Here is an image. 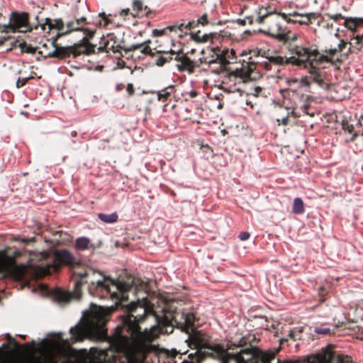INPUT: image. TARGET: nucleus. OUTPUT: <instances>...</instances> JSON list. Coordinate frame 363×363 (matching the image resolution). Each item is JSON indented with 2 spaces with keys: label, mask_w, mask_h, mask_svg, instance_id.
I'll list each match as a JSON object with an SVG mask.
<instances>
[{
  "label": "nucleus",
  "mask_w": 363,
  "mask_h": 363,
  "mask_svg": "<svg viewBox=\"0 0 363 363\" xmlns=\"http://www.w3.org/2000/svg\"><path fill=\"white\" fill-rule=\"evenodd\" d=\"M128 314L123 316L121 325L110 338L111 347L122 352L128 363H143L150 343L160 333H171V325L161 326L153 305L147 297L138 298L128 306Z\"/></svg>",
  "instance_id": "1"
},
{
  "label": "nucleus",
  "mask_w": 363,
  "mask_h": 363,
  "mask_svg": "<svg viewBox=\"0 0 363 363\" xmlns=\"http://www.w3.org/2000/svg\"><path fill=\"white\" fill-rule=\"evenodd\" d=\"M13 347L8 363H68V342L61 333H50L36 344L35 340L21 345L6 334Z\"/></svg>",
  "instance_id": "2"
},
{
  "label": "nucleus",
  "mask_w": 363,
  "mask_h": 363,
  "mask_svg": "<svg viewBox=\"0 0 363 363\" xmlns=\"http://www.w3.org/2000/svg\"><path fill=\"white\" fill-rule=\"evenodd\" d=\"M260 55L262 56L260 50H251L249 52L242 51L240 53L242 59L233 67L230 68L231 74L229 79L235 84V87L230 92L242 91L248 96H266L262 87L257 85L251 77L252 72L259 64L258 59Z\"/></svg>",
  "instance_id": "3"
},
{
  "label": "nucleus",
  "mask_w": 363,
  "mask_h": 363,
  "mask_svg": "<svg viewBox=\"0 0 363 363\" xmlns=\"http://www.w3.org/2000/svg\"><path fill=\"white\" fill-rule=\"evenodd\" d=\"M106 311L103 307L91 304L90 310L84 311L82 323L69 329V341H81L85 337L94 340H104L107 337L104 329Z\"/></svg>",
  "instance_id": "4"
},
{
  "label": "nucleus",
  "mask_w": 363,
  "mask_h": 363,
  "mask_svg": "<svg viewBox=\"0 0 363 363\" xmlns=\"http://www.w3.org/2000/svg\"><path fill=\"white\" fill-rule=\"evenodd\" d=\"M346 43L340 40L337 47L326 49L323 53L316 50L310 51L308 48L296 44L288 45V51L290 56L286 62L294 65L302 66L308 68L312 62H330L333 65H337L342 61L341 51L345 48Z\"/></svg>",
  "instance_id": "5"
},
{
  "label": "nucleus",
  "mask_w": 363,
  "mask_h": 363,
  "mask_svg": "<svg viewBox=\"0 0 363 363\" xmlns=\"http://www.w3.org/2000/svg\"><path fill=\"white\" fill-rule=\"evenodd\" d=\"M91 285L97 288L104 289L113 299L122 301L128 299V291L135 287L137 291L145 290L146 285L138 278H133L130 283L114 280L105 277L104 280L91 281Z\"/></svg>",
  "instance_id": "6"
},
{
  "label": "nucleus",
  "mask_w": 363,
  "mask_h": 363,
  "mask_svg": "<svg viewBox=\"0 0 363 363\" xmlns=\"http://www.w3.org/2000/svg\"><path fill=\"white\" fill-rule=\"evenodd\" d=\"M86 23L85 17L79 15L74 16V21H69V34L74 37L75 33H79V36L82 38L79 43H74L72 46L69 45V56L72 55L76 57L82 54L88 55L94 52L95 46L89 43L94 32L84 28Z\"/></svg>",
  "instance_id": "7"
},
{
  "label": "nucleus",
  "mask_w": 363,
  "mask_h": 363,
  "mask_svg": "<svg viewBox=\"0 0 363 363\" xmlns=\"http://www.w3.org/2000/svg\"><path fill=\"white\" fill-rule=\"evenodd\" d=\"M208 348L214 352L221 363H229L233 359L235 363H256L255 358L257 357L258 352L253 347L241 349L239 352H228V350H233V345L228 346L227 349L220 345H209Z\"/></svg>",
  "instance_id": "8"
},
{
  "label": "nucleus",
  "mask_w": 363,
  "mask_h": 363,
  "mask_svg": "<svg viewBox=\"0 0 363 363\" xmlns=\"http://www.w3.org/2000/svg\"><path fill=\"white\" fill-rule=\"evenodd\" d=\"M206 53V55L200 57L199 60L201 64H208L213 72L219 73L226 69L228 64H233L232 60L234 59V50H231L230 55L226 52L225 55L223 51L216 49H207Z\"/></svg>",
  "instance_id": "9"
},
{
  "label": "nucleus",
  "mask_w": 363,
  "mask_h": 363,
  "mask_svg": "<svg viewBox=\"0 0 363 363\" xmlns=\"http://www.w3.org/2000/svg\"><path fill=\"white\" fill-rule=\"evenodd\" d=\"M26 271L24 264L18 265L15 263L14 257L4 253L0 254V273L10 275L17 280L23 279Z\"/></svg>",
  "instance_id": "10"
},
{
  "label": "nucleus",
  "mask_w": 363,
  "mask_h": 363,
  "mask_svg": "<svg viewBox=\"0 0 363 363\" xmlns=\"http://www.w3.org/2000/svg\"><path fill=\"white\" fill-rule=\"evenodd\" d=\"M280 16L281 17V16ZM279 18V16L277 14L266 13L259 16L257 18V22L258 23H264L267 26L264 33L279 39L281 36H283L284 29L280 24Z\"/></svg>",
  "instance_id": "11"
},
{
  "label": "nucleus",
  "mask_w": 363,
  "mask_h": 363,
  "mask_svg": "<svg viewBox=\"0 0 363 363\" xmlns=\"http://www.w3.org/2000/svg\"><path fill=\"white\" fill-rule=\"evenodd\" d=\"M4 28H9L13 32L18 31L21 33L30 30L31 27L28 23V13L12 12L9 23L4 25Z\"/></svg>",
  "instance_id": "12"
},
{
  "label": "nucleus",
  "mask_w": 363,
  "mask_h": 363,
  "mask_svg": "<svg viewBox=\"0 0 363 363\" xmlns=\"http://www.w3.org/2000/svg\"><path fill=\"white\" fill-rule=\"evenodd\" d=\"M323 63H330L333 65L330 62H312L308 65V74L309 79L318 84L320 87L327 88L328 83L326 80V76L325 72L322 69L317 68L318 65Z\"/></svg>",
  "instance_id": "13"
},
{
  "label": "nucleus",
  "mask_w": 363,
  "mask_h": 363,
  "mask_svg": "<svg viewBox=\"0 0 363 363\" xmlns=\"http://www.w3.org/2000/svg\"><path fill=\"white\" fill-rule=\"evenodd\" d=\"M42 296H50L60 306H64L68 301V292L60 288L50 291L45 284L38 286Z\"/></svg>",
  "instance_id": "14"
},
{
  "label": "nucleus",
  "mask_w": 363,
  "mask_h": 363,
  "mask_svg": "<svg viewBox=\"0 0 363 363\" xmlns=\"http://www.w3.org/2000/svg\"><path fill=\"white\" fill-rule=\"evenodd\" d=\"M281 16L282 19L288 23H298L299 24H308L311 20L317 18V13L313 12L299 13L294 11L288 13H282Z\"/></svg>",
  "instance_id": "15"
},
{
  "label": "nucleus",
  "mask_w": 363,
  "mask_h": 363,
  "mask_svg": "<svg viewBox=\"0 0 363 363\" xmlns=\"http://www.w3.org/2000/svg\"><path fill=\"white\" fill-rule=\"evenodd\" d=\"M91 354L84 360L86 363H105L107 349L91 348Z\"/></svg>",
  "instance_id": "16"
},
{
  "label": "nucleus",
  "mask_w": 363,
  "mask_h": 363,
  "mask_svg": "<svg viewBox=\"0 0 363 363\" xmlns=\"http://www.w3.org/2000/svg\"><path fill=\"white\" fill-rule=\"evenodd\" d=\"M121 47V41L113 34H108L104 42V46H99L97 49L99 52L106 50L117 52Z\"/></svg>",
  "instance_id": "17"
},
{
  "label": "nucleus",
  "mask_w": 363,
  "mask_h": 363,
  "mask_svg": "<svg viewBox=\"0 0 363 363\" xmlns=\"http://www.w3.org/2000/svg\"><path fill=\"white\" fill-rule=\"evenodd\" d=\"M179 63L177 65V69L179 71H186L189 74H192L196 67L194 62L186 55L177 56L175 57Z\"/></svg>",
  "instance_id": "18"
},
{
  "label": "nucleus",
  "mask_w": 363,
  "mask_h": 363,
  "mask_svg": "<svg viewBox=\"0 0 363 363\" xmlns=\"http://www.w3.org/2000/svg\"><path fill=\"white\" fill-rule=\"evenodd\" d=\"M50 45L53 47V50L45 55V57H57L58 58H62L68 53V47H57L54 44V41L50 42Z\"/></svg>",
  "instance_id": "19"
},
{
  "label": "nucleus",
  "mask_w": 363,
  "mask_h": 363,
  "mask_svg": "<svg viewBox=\"0 0 363 363\" xmlns=\"http://www.w3.org/2000/svg\"><path fill=\"white\" fill-rule=\"evenodd\" d=\"M133 13L132 15L135 16H144L146 15L148 12V8L146 6H144L143 2L140 0H134L133 2Z\"/></svg>",
  "instance_id": "20"
},
{
  "label": "nucleus",
  "mask_w": 363,
  "mask_h": 363,
  "mask_svg": "<svg viewBox=\"0 0 363 363\" xmlns=\"http://www.w3.org/2000/svg\"><path fill=\"white\" fill-rule=\"evenodd\" d=\"M363 23V18H347L345 19V26L351 31H355L357 28Z\"/></svg>",
  "instance_id": "21"
},
{
  "label": "nucleus",
  "mask_w": 363,
  "mask_h": 363,
  "mask_svg": "<svg viewBox=\"0 0 363 363\" xmlns=\"http://www.w3.org/2000/svg\"><path fill=\"white\" fill-rule=\"evenodd\" d=\"M184 24L174 25V26H169L162 29H154L152 31V36L158 37L162 35H165L167 34V31H177V29H180Z\"/></svg>",
  "instance_id": "22"
},
{
  "label": "nucleus",
  "mask_w": 363,
  "mask_h": 363,
  "mask_svg": "<svg viewBox=\"0 0 363 363\" xmlns=\"http://www.w3.org/2000/svg\"><path fill=\"white\" fill-rule=\"evenodd\" d=\"M150 43V40H147L142 43L133 44L130 47L131 50H140L142 53L152 55V50L148 46Z\"/></svg>",
  "instance_id": "23"
},
{
  "label": "nucleus",
  "mask_w": 363,
  "mask_h": 363,
  "mask_svg": "<svg viewBox=\"0 0 363 363\" xmlns=\"http://www.w3.org/2000/svg\"><path fill=\"white\" fill-rule=\"evenodd\" d=\"M45 20H46V22L48 24L50 28L55 26L56 28V29L57 30V33L56 34L57 38H60L61 36L66 35L68 33V30H66L65 31L63 30L64 25H63V22L61 19H55L54 21L55 25H52V24L48 23L49 21H50V19L46 18Z\"/></svg>",
  "instance_id": "24"
},
{
  "label": "nucleus",
  "mask_w": 363,
  "mask_h": 363,
  "mask_svg": "<svg viewBox=\"0 0 363 363\" xmlns=\"http://www.w3.org/2000/svg\"><path fill=\"white\" fill-rule=\"evenodd\" d=\"M184 323L183 327L184 330H186V333H189L190 330H193V327L194 325L195 317L192 313H187L184 315Z\"/></svg>",
  "instance_id": "25"
},
{
  "label": "nucleus",
  "mask_w": 363,
  "mask_h": 363,
  "mask_svg": "<svg viewBox=\"0 0 363 363\" xmlns=\"http://www.w3.org/2000/svg\"><path fill=\"white\" fill-rule=\"evenodd\" d=\"M300 35L296 33H293L291 32H285V30L283 32V36H281L279 40H283L284 42L288 43V45L290 44H294V43L299 38Z\"/></svg>",
  "instance_id": "26"
},
{
  "label": "nucleus",
  "mask_w": 363,
  "mask_h": 363,
  "mask_svg": "<svg viewBox=\"0 0 363 363\" xmlns=\"http://www.w3.org/2000/svg\"><path fill=\"white\" fill-rule=\"evenodd\" d=\"M99 218L104 223H113L118 220V214L116 213H112L111 214L99 213L98 215Z\"/></svg>",
  "instance_id": "27"
},
{
  "label": "nucleus",
  "mask_w": 363,
  "mask_h": 363,
  "mask_svg": "<svg viewBox=\"0 0 363 363\" xmlns=\"http://www.w3.org/2000/svg\"><path fill=\"white\" fill-rule=\"evenodd\" d=\"M172 90V86H168L162 90L155 91V93L157 94V99L159 101H166L169 96L171 95V91Z\"/></svg>",
  "instance_id": "28"
},
{
  "label": "nucleus",
  "mask_w": 363,
  "mask_h": 363,
  "mask_svg": "<svg viewBox=\"0 0 363 363\" xmlns=\"http://www.w3.org/2000/svg\"><path fill=\"white\" fill-rule=\"evenodd\" d=\"M169 45L172 46H174V43L173 40L170 39L169 38H167V44L165 45H160V49L157 50V52H169L171 54H175L177 52L171 48H169Z\"/></svg>",
  "instance_id": "29"
},
{
  "label": "nucleus",
  "mask_w": 363,
  "mask_h": 363,
  "mask_svg": "<svg viewBox=\"0 0 363 363\" xmlns=\"http://www.w3.org/2000/svg\"><path fill=\"white\" fill-rule=\"evenodd\" d=\"M293 212L294 213H302L304 212V204L301 198H296L293 204Z\"/></svg>",
  "instance_id": "30"
},
{
  "label": "nucleus",
  "mask_w": 363,
  "mask_h": 363,
  "mask_svg": "<svg viewBox=\"0 0 363 363\" xmlns=\"http://www.w3.org/2000/svg\"><path fill=\"white\" fill-rule=\"evenodd\" d=\"M18 47L21 49V52H26L28 54H33L37 50V47L32 46L26 43V42L23 41L18 44Z\"/></svg>",
  "instance_id": "31"
},
{
  "label": "nucleus",
  "mask_w": 363,
  "mask_h": 363,
  "mask_svg": "<svg viewBox=\"0 0 363 363\" xmlns=\"http://www.w3.org/2000/svg\"><path fill=\"white\" fill-rule=\"evenodd\" d=\"M89 242L90 241L89 238L86 237H81L76 240L75 247L78 250H83L88 247Z\"/></svg>",
  "instance_id": "32"
},
{
  "label": "nucleus",
  "mask_w": 363,
  "mask_h": 363,
  "mask_svg": "<svg viewBox=\"0 0 363 363\" xmlns=\"http://www.w3.org/2000/svg\"><path fill=\"white\" fill-rule=\"evenodd\" d=\"M275 353L274 352H258L257 357L260 358L263 363H270L271 360L274 359Z\"/></svg>",
  "instance_id": "33"
},
{
  "label": "nucleus",
  "mask_w": 363,
  "mask_h": 363,
  "mask_svg": "<svg viewBox=\"0 0 363 363\" xmlns=\"http://www.w3.org/2000/svg\"><path fill=\"white\" fill-rule=\"evenodd\" d=\"M82 284H83V281L82 280L79 281H76L74 291L73 292L69 291V300L71 298L79 299L80 298V296H81L80 288H81V286L82 285Z\"/></svg>",
  "instance_id": "34"
},
{
  "label": "nucleus",
  "mask_w": 363,
  "mask_h": 363,
  "mask_svg": "<svg viewBox=\"0 0 363 363\" xmlns=\"http://www.w3.org/2000/svg\"><path fill=\"white\" fill-rule=\"evenodd\" d=\"M56 258L60 264H67L68 262V250H63L56 255Z\"/></svg>",
  "instance_id": "35"
},
{
  "label": "nucleus",
  "mask_w": 363,
  "mask_h": 363,
  "mask_svg": "<svg viewBox=\"0 0 363 363\" xmlns=\"http://www.w3.org/2000/svg\"><path fill=\"white\" fill-rule=\"evenodd\" d=\"M281 111H286V114L285 116H283L281 118V123L284 125H287L288 124V118H289V113H294V110L293 109H288V108H280ZM280 121V119H277V121L279 122Z\"/></svg>",
  "instance_id": "36"
},
{
  "label": "nucleus",
  "mask_w": 363,
  "mask_h": 363,
  "mask_svg": "<svg viewBox=\"0 0 363 363\" xmlns=\"http://www.w3.org/2000/svg\"><path fill=\"white\" fill-rule=\"evenodd\" d=\"M314 332L318 335H327L330 333L329 327H315Z\"/></svg>",
  "instance_id": "37"
},
{
  "label": "nucleus",
  "mask_w": 363,
  "mask_h": 363,
  "mask_svg": "<svg viewBox=\"0 0 363 363\" xmlns=\"http://www.w3.org/2000/svg\"><path fill=\"white\" fill-rule=\"evenodd\" d=\"M353 40L354 43H351L350 44L357 48V50H359L363 46L362 40L357 36L354 37Z\"/></svg>",
  "instance_id": "38"
},
{
  "label": "nucleus",
  "mask_w": 363,
  "mask_h": 363,
  "mask_svg": "<svg viewBox=\"0 0 363 363\" xmlns=\"http://www.w3.org/2000/svg\"><path fill=\"white\" fill-rule=\"evenodd\" d=\"M99 16L101 18V20L99 21V25L102 26H106L108 24L109 21L105 14V13L102 12L99 14Z\"/></svg>",
  "instance_id": "39"
},
{
  "label": "nucleus",
  "mask_w": 363,
  "mask_h": 363,
  "mask_svg": "<svg viewBox=\"0 0 363 363\" xmlns=\"http://www.w3.org/2000/svg\"><path fill=\"white\" fill-rule=\"evenodd\" d=\"M311 81L309 76L302 77L299 82V85L302 87H308L311 84Z\"/></svg>",
  "instance_id": "40"
},
{
  "label": "nucleus",
  "mask_w": 363,
  "mask_h": 363,
  "mask_svg": "<svg viewBox=\"0 0 363 363\" xmlns=\"http://www.w3.org/2000/svg\"><path fill=\"white\" fill-rule=\"evenodd\" d=\"M172 58L169 57V58H167L165 57H160L157 59L156 60V65L157 66H163L165 63H167L169 60H171Z\"/></svg>",
  "instance_id": "41"
},
{
  "label": "nucleus",
  "mask_w": 363,
  "mask_h": 363,
  "mask_svg": "<svg viewBox=\"0 0 363 363\" xmlns=\"http://www.w3.org/2000/svg\"><path fill=\"white\" fill-rule=\"evenodd\" d=\"M16 240L21 241L22 243L24 244H28L35 240V237H30V238H16Z\"/></svg>",
  "instance_id": "42"
},
{
  "label": "nucleus",
  "mask_w": 363,
  "mask_h": 363,
  "mask_svg": "<svg viewBox=\"0 0 363 363\" xmlns=\"http://www.w3.org/2000/svg\"><path fill=\"white\" fill-rule=\"evenodd\" d=\"M266 58L269 61L274 62L276 63H281L283 61L282 58L278 56H267Z\"/></svg>",
  "instance_id": "43"
},
{
  "label": "nucleus",
  "mask_w": 363,
  "mask_h": 363,
  "mask_svg": "<svg viewBox=\"0 0 363 363\" xmlns=\"http://www.w3.org/2000/svg\"><path fill=\"white\" fill-rule=\"evenodd\" d=\"M27 80H28V78H23V79L18 78L17 79V81L16 82V86L17 88H19V87L23 86L26 83Z\"/></svg>",
  "instance_id": "44"
},
{
  "label": "nucleus",
  "mask_w": 363,
  "mask_h": 363,
  "mask_svg": "<svg viewBox=\"0 0 363 363\" xmlns=\"http://www.w3.org/2000/svg\"><path fill=\"white\" fill-rule=\"evenodd\" d=\"M183 24H184V26H182L180 29H179V30H182L183 28H185L186 29H188V30H191L192 28H194L196 23L194 21H189L186 24H184V23H183Z\"/></svg>",
  "instance_id": "45"
},
{
  "label": "nucleus",
  "mask_w": 363,
  "mask_h": 363,
  "mask_svg": "<svg viewBox=\"0 0 363 363\" xmlns=\"http://www.w3.org/2000/svg\"><path fill=\"white\" fill-rule=\"evenodd\" d=\"M198 23H201L202 25H205L207 23V14H203L199 19Z\"/></svg>",
  "instance_id": "46"
},
{
  "label": "nucleus",
  "mask_w": 363,
  "mask_h": 363,
  "mask_svg": "<svg viewBox=\"0 0 363 363\" xmlns=\"http://www.w3.org/2000/svg\"><path fill=\"white\" fill-rule=\"evenodd\" d=\"M239 238L241 240H246L250 238V233L248 232H242L239 235Z\"/></svg>",
  "instance_id": "47"
},
{
  "label": "nucleus",
  "mask_w": 363,
  "mask_h": 363,
  "mask_svg": "<svg viewBox=\"0 0 363 363\" xmlns=\"http://www.w3.org/2000/svg\"><path fill=\"white\" fill-rule=\"evenodd\" d=\"M246 20H249L250 21V23H252V21L251 19L247 17L246 19H241V18H238L236 20V23L240 26H243L246 23Z\"/></svg>",
  "instance_id": "48"
},
{
  "label": "nucleus",
  "mask_w": 363,
  "mask_h": 363,
  "mask_svg": "<svg viewBox=\"0 0 363 363\" xmlns=\"http://www.w3.org/2000/svg\"><path fill=\"white\" fill-rule=\"evenodd\" d=\"M69 267L71 265L77 263V261H76L75 258L72 255H71L70 254H69Z\"/></svg>",
  "instance_id": "49"
},
{
  "label": "nucleus",
  "mask_w": 363,
  "mask_h": 363,
  "mask_svg": "<svg viewBox=\"0 0 363 363\" xmlns=\"http://www.w3.org/2000/svg\"><path fill=\"white\" fill-rule=\"evenodd\" d=\"M330 17L333 19L334 21H337L339 18H343L341 14H335L333 16H330Z\"/></svg>",
  "instance_id": "50"
},
{
  "label": "nucleus",
  "mask_w": 363,
  "mask_h": 363,
  "mask_svg": "<svg viewBox=\"0 0 363 363\" xmlns=\"http://www.w3.org/2000/svg\"><path fill=\"white\" fill-rule=\"evenodd\" d=\"M129 12V9H122L120 12V16H125L126 15H128Z\"/></svg>",
  "instance_id": "51"
},
{
  "label": "nucleus",
  "mask_w": 363,
  "mask_h": 363,
  "mask_svg": "<svg viewBox=\"0 0 363 363\" xmlns=\"http://www.w3.org/2000/svg\"><path fill=\"white\" fill-rule=\"evenodd\" d=\"M127 90H128V91L129 92L130 94H133V85L129 84L128 85Z\"/></svg>",
  "instance_id": "52"
},
{
  "label": "nucleus",
  "mask_w": 363,
  "mask_h": 363,
  "mask_svg": "<svg viewBox=\"0 0 363 363\" xmlns=\"http://www.w3.org/2000/svg\"><path fill=\"white\" fill-rule=\"evenodd\" d=\"M49 272L48 269H42L41 275H45Z\"/></svg>",
  "instance_id": "53"
},
{
  "label": "nucleus",
  "mask_w": 363,
  "mask_h": 363,
  "mask_svg": "<svg viewBox=\"0 0 363 363\" xmlns=\"http://www.w3.org/2000/svg\"><path fill=\"white\" fill-rule=\"evenodd\" d=\"M69 358H70V357H71V356L74 354V353L75 352V351H74L72 348H71V347H69Z\"/></svg>",
  "instance_id": "54"
},
{
  "label": "nucleus",
  "mask_w": 363,
  "mask_h": 363,
  "mask_svg": "<svg viewBox=\"0 0 363 363\" xmlns=\"http://www.w3.org/2000/svg\"><path fill=\"white\" fill-rule=\"evenodd\" d=\"M86 275H87V273H86V272H84V273H83V274H82V273H80V274H79V276H80L82 278H83V277H86Z\"/></svg>",
  "instance_id": "55"
},
{
  "label": "nucleus",
  "mask_w": 363,
  "mask_h": 363,
  "mask_svg": "<svg viewBox=\"0 0 363 363\" xmlns=\"http://www.w3.org/2000/svg\"><path fill=\"white\" fill-rule=\"evenodd\" d=\"M356 36L359 37V39H361L363 41V33L361 35H357Z\"/></svg>",
  "instance_id": "56"
},
{
  "label": "nucleus",
  "mask_w": 363,
  "mask_h": 363,
  "mask_svg": "<svg viewBox=\"0 0 363 363\" xmlns=\"http://www.w3.org/2000/svg\"><path fill=\"white\" fill-rule=\"evenodd\" d=\"M84 67V65H82V66H79V67H76V66H73V65L72 66V67L77 68V69L81 68V67Z\"/></svg>",
  "instance_id": "57"
},
{
  "label": "nucleus",
  "mask_w": 363,
  "mask_h": 363,
  "mask_svg": "<svg viewBox=\"0 0 363 363\" xmlns=\"http://www.w3.org/2000/svg\"><path fill=\"white\" fill-rule=\"evenodd\" d=\"M323 287H320V291H319L320 295H322V294H321V291H323Z\"/></svg>",
  "instance_id": "58"
},
{
  "label": "nucleus",
  "mask_w": 363,
  "mask_h": 363,
  "mask_svg": "<svg viewBox=\"0 0 363 363\" xmlns=\"http://www.w3.org/2000/svg\"><path fill=\"white\" fill-rule=\"evenodd\" d=\"M46 255H47V253L44 252L43 253V255H42V256H43V257H45L46 256Z\"/></svg>",
  "instance_id": "59"
},
{
  "label": "nucleus",
  "mask_w": 363,
  "mask_h": 363,
  "mask_svg": "<svg viewBox=\"0 0 363 363\" xmlns=\"http://www.w3.org/2000/svg\"><path fill=\"white\" fill-rule=\"evenodd\" d=\"M222 106H222V104H218V108H222Z\"/></svg>",
  "instance_id": "60"
},
{
  "label": "nucleus",
  "mask_w": 363,
  "mask_h": 363,
  "mask_svg": "<svg viewBox=\"0 0 363 363\" xmlns=\"http://www.w3.org/2000/svg\"><path fill=\"white\" fill-rule=\"evenodd\" d=\"M191 95L192 96H195V93H194V92H192V93L191 94Z\"/></svg>",
  "instance_id": "61"
},
{
  "label": "nucleus",
  "mask_w": 363,
  "mask_h": 363,
  "mask_svg": "<svg viewBox=\"0 0 363 363\" xmlns=\"http://www.w3.org/2000/svg\"><path fill=\"white\" fill-rule=\"evenodd\" d=\"M57 38H57V37L55 36V39H54V40H53V41H54V42H55V41H56V40H57Z\"/></svg>",
  "instance_id": "62"
},
{
  "label": "nucleus",
  "mask_w": 363,
  "mask_h": 363,
  "mask_svg": "<svg viewBox=\"0 0 363 363\" xmlns=\"http://www.w3.org/2000/svg\"><path fill=\"white\" fill-rule=\"evenodd\" d=\"M82 8H83L84 9H86L85 6H83V5H82Z\"/></svg>",
  "instance_id": "63"
},
{
  "label": "nucleus",
  "mask_w": 363,
  "mask_h": 363,
  "mask_svg": "<svg viewBox=\"0 0 363 363\" xmlns=\"http://www.w3.org/2000/svg\"><path fill=\"white\" fill-rule=\"evenodd\" d=\"M192 35L196 37V36H197V34H193Z\"/></svg>",
  "instance_id": "64"
}]
</instances>
